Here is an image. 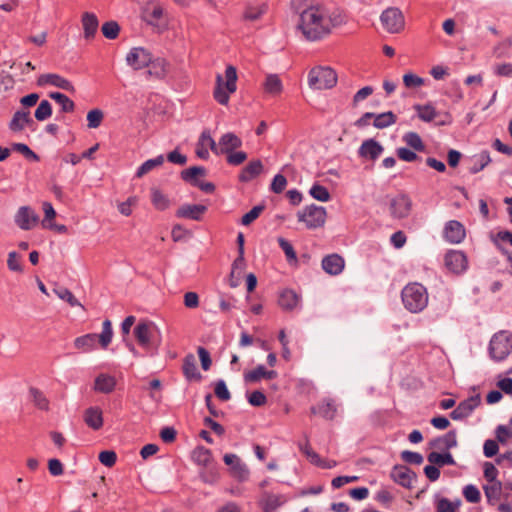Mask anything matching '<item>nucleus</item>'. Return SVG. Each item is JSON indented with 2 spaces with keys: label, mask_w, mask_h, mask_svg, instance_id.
Masks as SVG:
<instances>
[{
  "label": "nucleus",
  "mask_w": 512,
  "mask_h": 512,
  "mask_svg": "<svg viewBox=\"0 0 512 512\" xmlns=\"http://www.w3.org/2000/svg\"><path fill=\"white\" fill-rule=\"evenodd\" d=\"M298 28L309 41H317L330 33V22L320 7H309L300 14Z\"/></svg>",
  "instance_id": "1"
},
{
  "label": "nucleus",
  "mask_w": 512,
  "mask_h": 512,
  "mask_svg": "<svg viewBox=\"0 0 512 512\" xmlns=\"http://www.w3.org/2000/svg\"><path fill=\"white\" fill-rule=\"evenodd\" d=\"M133 332L138 344L148 355L155 356L158 354L162 343V333L153 321L142 320L138 322Z\"/></svg>",
  "instance_id": "2"
},
{
  "label": "nucleus",
  "mask_w": 512,
  "mask_h": 512,
  "mask_svg": "<svg viewBox=\"0 0 512 512\" xmlns=\"http://www.w3.org/2000/svg\"><path fill=\"white\" fill-rule=\"evenodd\" d=\"M402 303L411 313H419L428 305L427 289L420 283H409L401 292Z\"/></svg>",
  "instance_id": "3"
},
{
  "label": "nucleus",
  "mask_w": 512,
  "mask_h": 512,
  "mask_svg": "<svg viewBox=\"0 0 512 512\" xmlns=\"http://www.w3.org/2000/svg\"><path fill=\"white\" fill-rule=\"evenodd\" d=\"M113 337L112 323L110 320H105L102 324V332L97 335L89 333L74 340V346L82 352H89L95 349L97 341L102 348H107L111 343Z\"/></svg>",
  "instance_id": "4"
},
{
  "label": "nucleus",
  "mask_w": 512,
  "mask_h": 512,
  "mask_svg": "<svg viewBox=\"0 0 512 512\" xmlns=\"http://www.w3.org/2000/svg\"><path fill=\"white\" fill-rule=\"evenodd\" d=\"M224 82L222 75L218 74L216 77V87L213 95L215 100L221 105H227L229 102L230 94L234 93L237 89V71L232 65H229L225 70Z\"/></svg>",
  "instance_id": "5"
},
{
  "label": "nucleus",
  "mask_w": 512,
  "mask_h": 512,
  "mask_svg": "<svg viewBox=\"0 0 512 512\" xmlns=\"http://www.w3.org/2000/svg\"><path fill=\"white\" fill-rule=\"evenodd\" d=\"M488 352L496 362L505 360L512 352V333L507 330L495 333L490 339Z\"/></svg>",
  "instance_id": "6"
},
{
  "label": "nucleus",
  "mask_w": 512,
  "mask_h": 512,
  "mask_svg": "<svg viewBox=\"0 0 512 512\" xmlns=\"http://www.w3.org/2000/svg\"><path fill=\"white\" fill-rule=\"evenodd\" d=\"M337 83L336 72L330 67H314L308 73V85L311 89H330Z\"/></svg>",
  "instance_id": "7"
},
{
  "label": "nucleus",
  "mask_w": 512,
  "mask_h": 512,
  "mask_svg": "<svg viewBox=\"0 0 512 512\" xmlns=\"http://www.w3.org/2000/svg\"><path fill=\"white\" fill-rule=\"evenodd\" d=\"M326 216V209L315 204L306 206L297 214L298 220L304 222L309 229L322 227L325 224Z\"/></svg>",
  "instance_id": "8"
},
{
  "label": "nucleus",
  "mask_w": 512,
  "mask_h": 512,
  "mask_svg": "<svg viewBox=\"0 0 512 512\" xmlns=\"http://www.w3.org/2000/svg\"><path fill=\"white\" fill-rule=\"evenodd\" d=\"M380 21L384 29L388 33H399L403 30L405 25L404 16L399 8L389 7L385 9L381 16Z\"/></svg>",
  "instance_id": "9"
},
{
  "label": "nucleus",
  "mask_w": 512,
  "mask_h": 512,
  "mask_svg": "<svg viewBox=\"0 0 512 512\" xmlns=\"http://www.w3.org/2000/svg\"><path fill=\"white\" fill-rule=\"evenodd\" d=\"M152 54L144 47H133L126 55V64L134 70H141L151 63Z\"/></svg>",
  "instance_id": "10"
},
{
  "label": "nucleus",
  "mask_w": 512,
  "mask_h": 512,
  "mask_svg": "<svg viewBox=\"0 0 512 512\" xmlns=\"http://www.w3.org/2000/svg\"><path fill=\"white\" fill-rule=\"evenodd\" d=\"M15 224L22 230L28 231L39 222V215L30 206H21L15 216Z\"/></svg>",
  "instance_id": "11"
},
{
  "label": "nucleus",
  "mask_w": 512,
  "mask_h": 512,
  "mask_svg": "<svg viewBox=\"0 0 512 512\" xmlns=\"http://www.w3.org/2000/svg\"><path fill=\"white\" fill-rule=\"evenodd\" d=\"M223 461L227 466H229L230 473L234 478L239 481H245L248 479L249 470L238 455L233 453L225 454Z\"/></svg>",
  "instance_id": "12"
},
{
  "label": "nucleus",
  "mask_w": 512,
  "mask_h": 512,
  "mask_svg": "<svg viewBox=\"0 0 512 512\" xmlns=\"http://www.w3.org/2000/svg\"><path fill=\"white\" fill-rule=\"evenodd\" d=\"M412 201L406 194H399L390 200V213L394 218L408 217L411 212Z\"/></svg>",
  "instance_id": "13"
},
{
  "label": "nucleus",
  "mask_w": 512,
  "mask_h": 512,
  "mask_svg": "<svg viewBox=\"0 0 512 512\" xmlns=\"http://www.w3.org/2000/svg\"><path fill=\"white\" fill-rule=\"evenodd\" d=\"M480 403L481 398L479 395L471 396L461 401L458 406L451 412L450 416L455 421L463 420L469 417L480 405Z\"/></svg>",
  "instance_id": "14"
},
{
  "label": "nucleus",
  "mask_w": 512,
  "mask_h": 512,
  "mask_svg": "<svg viewBox=\"0 0 512 512\" xmlns=\"http://www.w3.org/2000/svg\"><path fill=\"white\" fill-rule=\"evenodd\" d=\"M445 266L453 273H463L468 267L467 257L462 251L451 250L445 255Z\"/></svg>",
  "instance_id": "15"
},
{
  "label": "nucleus",
  "mask_w": 512,
  "mask_h": 512,
  "mask_svg": "<svg viewBox=\"0 0 512 512\" xmlns=\"http://www.w3.org/2000/svg\"><path fill=\"white\" fill-rule=\"evenodd\" d=\"M39 86H54L68 92H74L73 84L66 78L56 73L41 74L37 79Z\"/></svg>",
  "instance_id": "16"
},
{
  "label": "nucleus",
  "mask_w": 512,
  "mask_h": 512,
  "mask_svg": "<svg viewBox=\"0 0 512 512\" xmlns=\"http://www.w3.org/2000/svg\"><path fill=\"white\" fill-rule=\"evenodd\" d=\"M242 146V140L236 134L227 132L216 142V155L228 154Z\"/></svg>",
  "instance_id": "17"
},
{
  "label": "nucleus",
  "mask_w": 512,
  "mask_h": 512,
  "mask_svg": "<svg viewBox=\"0 0 512 512\" xmlns=\"http://www.w3.org/2000/svg\"><path fill=\"white\" fill-rule=\"evenodd\" d=\"M287 501L288 498L284 494L264 492L259 503L263 512H277Z\"/></svg>",
  "instance_id": "18"
},
{
  "label": "nucleus",
  "mask_w": 512,
  "mask_h": 512,
  "mask_svg": "<svg viewBox=\"0 0 512 512\" xmlns=\"http://www.w3.org/2000/svg\"><path fill=\"white\" fill-rule=\"evenodd\" d=\"M465 228L457 220H450L444 227V238L453 244L461 243L465 238Z\"/></svg>",
  "instance_id": "19"
},
{
  "label": "nucleus",
  "mask_w": 512,
  "mask_h": 512,
  "mask_svg": "<svg viewBox=\"0 0 512 512\" xmlns=\"http://www.w3.org/2000/svg\"><path fill=\"white\" fill-rule=\"evenodd\" d=\"M390 476L394 482L407 488L412 486V483L416 478V474L404 465L394 466Z\"/></svg>",
  "instance_id": "20"
},
{
  "label": "nucleus",
  "mask_w": 512,
  "mask_h": 512,
  "mask_svg": "<svg viewBox=\"0 0 512 512\" xmlns=\"http://www.w3.org/2000/svg\"><path fill=\"white\" fill-rule=\"evenodd\" d=\"M207 211V207L202 204H184L176 211V217L199 221Z\"/></svg>",
  "instance_id": "21"
},
{
  "label": "nucleus",
  "mask_w": 512,
  "mask_h": 512,
  "mask_svg": "<svg viewBox=\"0 0 512 512\" xmlns=\"http://www.w3.org/2000/svg\"><path fill=\"white\" fill-rule=\"evenodd\" d=\"M211 149V151L216 155V142L211 137V134L209 131L205 130L201 133L197 146H196V154L201 159H208L209 158V151L208 149Z\"/></svg>",
  "instance_id": "22"
},
{
  "label": "nucleus",
  "mask_w": 512,
  "mask_h": 512,
  "mask_svg": "<svg viewBox=\"0 0 512 512\" xmlns=\"http://www.w3.org/2000/svg\"><path fill=\"white\" fill-rule=\"evenodd\" d=\"M384 151L383 146L374 139L363 141L359 147L358 153L360 157L376 160Z\"/></svg>",
  "instance_id": "23"
},
{
  "label": "nucleus",
  "mask_w": 512,
  "mask_h": 512,
  "mask_svg": "<svg viewBox=\"0 0 512 512\" xmlns=\"http://www.w3.org/2000/svg\"><path fill=\"white\" fill-rule=\"evenodd\" d=\"M143 19L147 24L156 26L163 16V8L155 1H149L143 7Z\"/></svg>",
  "instance_id": "24"
},
{
  "label": "nucleus",
  "mask_w": 512,
  "mask_h": 512,
  "mask_svg": "<svg viewBox=\"0 0 512 512\" xmlns=\"http://www.w3.org/2000/svg\"><path fill=\"white\" fill-rule=\"evenodd\" d=\"M81 23L83 27L84 38L86 40L93 39L99 27V21L96 14L92 12H84L81 17Z\"/></svg>",
  "instance_id": "25"
},
{
  "label": "nucleus",
  "mask_w": 512,
  "mask_h": 512,
  "mask_svg": "<svg viewBox=\"0 0 512 512\" xmlns=\"http://www.w3.org/2000/svg\"><path fill=\"white\" fill-rule=\"evenodd\" d=\"M278 373L275 370H267L264 365H258L255 369L244 373V381L246 383H256L262 378L267 380L275 379Z\"/></svg>",
  "instance_id": "26"
},
{
  "label": "nucleus",
  "mask_w": 512,
  "mask_h": 512,
  "mask_svg": "<svg viewBox=\"0 0 512 512\" xmlns=\"http://www.w3.org/2000/svg\"><path fill=\"white\" fill-rule=\"evenodd\" d=\"M83 420L89 428L99 430L103 426V413L101 408L98 406L87 408L84 411Z\"/></svg>",
  "instance_id": "27"
},
{
  "label": "nucleus",
  "mask_w": 512,
  "mask_h": 512,
  "mask_svg": "<svg viewBox=\"0 0 512 512\" xmlns=\"http://www.w3.org/2000/svg\"><path fill=\"white\" fill-rule=\"evenodd\" d=\"M345 266L344 259L338 254H331L323 258L322 268L330 275L340 274Z\"/></svg>",
  "instance_id": "28"
},
{
  "label": "nucleus",
  "mask_w": 512,
  "mask_h": 512,
  "mask_svg": "<svg viewBox=\"0 0 512 512\" xmlns=\"http://www.w3.org/2000/svg\"><path fill=\"white\" fill-rule=\"evenodd\" d=\"M263 172V164L257 159L250 161L240 172L238 179L241 182L247 183L259 176Z\"/></svg>",
  "instance_id": "29"
},
{
  "label": "nucleus",
  "mask_w": 512,
  "mask_h": 512,
  "mask_svg": "<svg viewBox=\"0 0 512 512\" xmlns=\"http://www.w3.org/2000/svg\"><path fill=\"white\" fill-rule=\"evenodd\" d=\"M115 387V377L109 374L101 373L95 378L93 389L96 392L109 394L114 391Z\"/></svg>",
  "instance_id": "30"
},
{
  "label": "nucleus",
  "mask_w": 512,
  "mask_h": 512,
  "mask_svg": "<svg viewBox=\"0 0 512 512\" xmlns=\"http://www.w3.org/2000/svg\"><path fill=\"white\" fill-rule=\"evenodd\" d=\"M337 412L336 405L333 400L327 399L320 402L317 406L311 408V413L319 415L327 420L335 418Z\"/></svg>",
  "instance_id": "31"
},
{
  "label": "nucleus",
  "mask_w": 512,
  "mask_h": 512,
  "mask_svg": "<svg viewBox=\"0 0 512 512\" xmlns=\"http://www.w3.org/2000/svg\"><path fill=\"white\" fill-rule=\"evenodd\" d=\"M33 123V119L30 117L28 111H16L9 123V129L13 132L22 131L25 126Z\"/></svg>",
  "instance_id": "32"
},
{
  "label": "nucleus",
  "mask_w": 512,
  "mask_h": 512,
  "mask_svg": "<svg viewBox=\"0 0 512 512\" xmlns=\"http://www.w3.org/2000/svg\"><path fill=\"white\" fill-rule=\"evenodd\" d=\"M299 302L300 297L294 290L285 289L279 295L278 303L284 310H293Z\"/></svg>",
  "instance_id": "33"
},
{
  "label": "nucleus",
  "mask_w": 512,
  "mask_h": 512,
  "mask_svg": "<svg viewBox=\"0 0 512 512\" xmlns=\"http://www.w3.org/2000/svg\"><path fill=\"white\" fill-rule=\"evenodd\" d=\"M182 368H183V373H184L185 377L189 381L201 380L202 376H201L200 372L198 371V368L196 365V359H195L194 355L189 354L184 358Z\"/></svg>",
  "instance_id": "34"
},
{
  "label": "nucleus",
  "mask_w": 512,
  "mask_h": 512,
  "mask_svg": "<svg viewBox=\"0 0 512 512\" xmlns=\"http://www.w3.org/2000/svg\"><path fill=\"white\" fill-rule=\"evenodd\" d=\"M148 67V74L158 79L164 78L168 72V63L163 58L154 59L152 56Z\"/></svg>",
  "instance_id": "35"
},
{
  "label": "nucleus",
  "mask_w": 512,
  "mask_h": 512,
  "mask_svg": "<svg viewBox=\"0 0 512 512\" xmlns=\"http://www.w3.org/2000/svg\"><path fill=\"white\" fill-rule=\"evenodd\" d=\"M206 175V169L202 166H193L188 169H185L181 172V178L195 186L199 182V177H203Z\"/></svg>",
  "instance_id": "36"
},
{
  "label": "nucleus",
  "mask_w": 512,
  "mask_h": 512,
  "mask_svg": "<svg viewBox=\"0 0 512 512\" xmlns=\"http://www.w3.org/2000/svg\"><path fill=\"white\" fill-rule=\"evenodd\" d=\"M266 93L276 96L283 90L282 81L277 74H268L263 84Z\"/></svg>",
  "instance_id": "37"
},
{
  "label": "nucleus",
  "mask_w": 512,
  "mask_h": 512,
  "mask_svg": "<svg viewBox=\"0 0 512 512\" xmlns=\"http://www.w3.org/2000/svg\"><path fill=\"white\" fill-rule=\"evenodd\" d=\"M163 163H164L163 155H158L155 158L148 159L138 167V169L135 173V176L137 178H141L144 175H146L147 173H149L150 171H152L154 168L161 166Z\"/></svg>",
  "instance_id": "38"
},
{
  "label": "nucleus",
  "mask_w": 512,
  "mask_h": 512,
  "mask_svg": "<svg viewBox=\"0 0 512 512\" xmlns=\"http://www.w3.org/2000/svg\"><path fill=\"white\" fill-rule=\"evenodd\" d=\"M472 161L473 164L469 168V172L471 174H476L483 170L491 162V158L488 151H482L478 155H475Z\"/></svg>",
  "instance_id": "39"
},
{
  "label": "nucleus",
  "mask_w": 512,
  "mask_h": 512,
  "mask_svg": "<svg viewBox=\"0 0 512 512\" xmlns=\"http://www.w3.org/2000/svg\"><path fill=\"white\" fill-rule=\"evenodd\" d=\"M396 119V115L391 111L375 114L373 125L378 129H384L393 125Z\"/></svg>",
  "instance_id": "40"
},
{
  "label": "nucleus",
  "mask_w": 512,
  "mask_h": 512,
  "mask_svg": "<svg viewBox=\"0 0 512 512\" xmlns=\"http://www.w3.org/2000/svg\"><path fill=\"white\" fill-rule=\"evenodd\" d=\"M427 459L431 464L439 466L455 464V460L450 452H446L443 454L438 452H431L428 454Z\"/></svg>",
  "instance_id": "41"
},
{
  "label": "nucleus",
  "mask_w": 512,
  "mask_h": 512,
  "mask_svg": "<svg viewBox=\"0 0 512 512\" xmlns=\"http://www.w3.org/2000/svg\"><path fill=\"white\" fill-rule=\"evenodd\" d=\"M29 394L35 407L43 411L49 409V400L42 391L37 388H30Z\"/></svg>",
  "instance_id": "42"
},
{
  "label": "nucleus",
  "mask_w": 512,
  "mask_h": 512,
  "mask_svg": "<svg viewBox=\"0 0 512 512\" xmlns=\"http://www.w3.org/2000/svg\"><path fill=\"white\" fill-rule=\"evenodd\" d=\"M192 459L197 465L206 467L211 461V452L209 449L199 446L194 449Z\"/></svg>",
  "instance_id": "43"
},
{
  "label": "nucleus",
  "mask_w": 512,
  "mask_h": 512,
  "mask_svg": "<svg viewBox=\"0 0 512 512\" xmlns=\"http://www.w3.org/2000/svg\"><path fill=\"white\" fill-rule=\"evenodd\" d=\"M151 202L153 206L160 211H164L170 206L168 197L158 189H152Z\"/></svg>",
  "instance_id": "44"
},
{
  "label": "nucleus",
  "mask_w": 512,
  "mask_h": 512,
  "mask_svg": "<svg viewBox=\"0 0 512 512\" xmlns=\"http://www.w3.org/2000/svg\"><path fill=\"white\" fill-rule=\"evenodd\" d=\"M433 446H437L438 448L451 449L456 447L457 445V437L455 431H449L443 437L437 438L432 442Z\"/></svg>",
  "instance_id": "45"
},
{
  "label": "nucleus",
  "mask_w": 512,
  "mask_h": 512,
  "mask_svg": "<svg viewBox=\"0 0 512 512\" xmlns=\"http://www.w3.org/2000/svg\"><path fill=\"white\" fill-rule=\"evenodd\" d=\"M485 496L490 504L500 499L502 492V483L492 482L484 486Z\"/></svg>",
  "instance_id": "46"
},
{
  "label": "nucleus",
  "mask_w": 512,
  "mask_h": 512,
  "mask_svg": "<svg viewBox=\"0 0 512 512\" xmlns=\"http://www.w3.org/2000/svg\"><path fill=\"white\" fill-rule=\"evenodd\" d=\"M49 97L61 106L63 112H72L75 108L74 102L63 93L51 92Z\"/></svg>",
  "instance_id": "47"
},
{
  "label": "nucleus",
  "mask_w": 512,
  "mask_h": 512,
  "mask_svg": "<svg viewBox=\"0 0 512 512\" xmlns=\"http://www.w3.org/2000/svg\"><path fill=\"white\" fill-rule=\"evenodd\" d=\"M414 109L418 117L424 122H431L437 116V112L432 105H415Z\"/></svg>",
  "instance_id": "48"
},
{
  "label": "nucleus",
  "mask_w": 512,
  "mask_h": 512,
  "mask_svg": "<svg viewBox=\"0 0 512 512\" xmlns=\"http://www.w3.org/2000/svg\"><path fill=\"white\" fill-rule=\"evenodd\" d=\"M267 11V5L262 3L257 6H247L244 12V18L249 21L258 20Z\"/></svg>",
  "instance_id": "49"
},
{
  "label": "nucleus",
  "mask_w": 512,
  "mask_h": 512,
  "mask_svg": "<svg viewBox=\"0 0 512 512\" xmlns=\"http://www.w3.org/2000/svg\"><path fill=\"white\" fill-rule=\"evenodd\" d=\"M309 194L320 202H327L330 200L331 196L328 189L318 183H315L311 186L309 190Z\"/></svg>",
  "instance_id": "50"
},
{
  "label": "nucleus",
  "mask_w": 512,
  "mask_h": 512,
  "mask_svg": "<svg viewBox=\"0 0 512 512\" xmlns=\"http://www.w3.org/2000/svg\"><path fill=\"white\" fill-rule=\"evenodd\" d=\"M403 141L416 151H423L425 146L421 137L416 132H407L403 136Z\"/></svg>",
  "instance_id": "51"
},
{
  "label": "nucleus",
  "mask_w": 512,
  "mask_h": 512,
  "mask_svg": "<svg viewBox=\"0 0 512 512\" xmlns=\"http://www.w3.org/2000/svg\"><path fill=\"white\" fill-rule=\"evenodd\" d=\"M44 219L42 220V226L47 229L54 228L52 219L56 216V211L50 202H44L43 205Z\"/></svg>",
  "instance_id": "52"
},
{
  "label": "nucleus",
  "mask_w": 512,
  "mask_h": 512,
  "mask_svg": "<svg viewBox=\"0 0 512 512\" xmlns=\"http://www.w3.org/2000/svg\"><path fill=\"white\" fill-rule=\"evenodd\" d=\"M102 33L109 40L116 39L120 32V26L116 21H107L102 25Z\"/></svg>",
  "instance_id": "53"
},
{
  "label": "nucleus",
  "mask_w": 512,
  "mask_h": 512,
  "mask_svg": "<svg viewBox=\"0 0 512 512\" xmlns=\"http://www.w3.org/2000/svg\"><path fill=\"white\" fill-rule=\"evenodd\" d=\"M52 114V106L48 100H42L35 110V118L38 121H44Z\"/></svg>",
  "instance_id": "54"
},
{
  "label": "nucleus",
  "mask_w": 512,
  "mask_h": 512,
  "mask_svg": "<svg viewBox=\"0 0 512 512\" xmlns=\"http://www.w3.org/2000/svg\"><path fill=\"white\" fill-rule=\"evenodd\" d=\"M54 292L56 293V295L66 301L67 303H69L70 306L72 307H76V306H79V307H83L81 305V303L75 298V296L72 294V292L67 289V288H59V289H55Z\"/></svg>",
  "instance_id": "55"
},
{
  "label": "nucleus",
  "mask_w": 512,
  "mask_h": 512,
  "mask_svg": "<svg viewBox=\"0 0 512 512\" xmlns=\"http://www.w3.org/2000/svg\"><path fill=\"white\" fill-rule=\"evenodd\" d=\"M104 118L103 111L100 109H93L87 113L88 127L91 129L98 128Z\"/></svg>",
  "instance_id": "56"
},
{
  "label": "nucleus",
  "mask_w": 512,
  "mask_h": 512,
  "mask_svg": "<svg viewBox=\"0 0 512 512\" xmlns=\"http://www.w3.org/2000/svg\"><path fill=\"white\" fill-rule=\"evenodd\" d=\"M463 495L465 499L470 503H478L481 499L479 489L473 484L466 485L463 488Z\"/></svg>",
  "instance_id": "57"
},
{
  "label": "nucleus",
  "mask_w": 512,
  "mask_h": 512,
  "mask_svg": "<svg viewBox=\"0 0 512 512\" xmlns=\"http://www.w3.org/2000/svg\"><path fill=\"white\" fill-rule=\"evenodd\" d=\"M263 210H264L263 205L254 206L249 212H247L246 214H244L242 216L241 224L245 225V226L251 224L253 221H255L259 217V215L261 214V212Z\"/></svg>",
  "instance_id": "58"
},
{
  "label": "nucleus",
  "mask_w": 512,
  "mask_h": 512,
  "mask_svg": "<svg viewBox=\"0 0 512 512\" xmlns=\"http://www.w3.org/2000/svg\"><path fill=\"white\" fill-rule=\"evenodd\" d=\"M278 244H279L280 248L283 250V252L285 253V256L288 261H296L297 260V256L294 251V248L289 241L280 237V238H278Z\"/></svg>",
  "instance_id": "59"
},
{
  "label": "nucleus",
  "mask_w": 512,
  "mask_h": 512,
  "mask_svg": "<svg viewBox=\"0 0 512 512\" xmlns=\"http://www.w3.org/2000/svg\"><path fill=\"white\" fill-rule=\"evenodd\" d=\"M287 185V179L282 174H276L271 182L270 189L276 194L282 193Z\"/></svg>",
  "instance_id": "60"
},
{
  "label": "nucleus",
  "mask_w": 512,
  "mask_h": 512,
  "mask_svg": "<svg viewBox=\"0 0 512 512\" xmlns=\"http://www.w3.org/2000/svg\"><path fill=\"white\" fill-rule=\"evenodd\" d=\"M403 83L409 89L418 88L424 84V79L413 73H406L403 76Z\"/></svg>",
  "instance_id": "61"
},
{
  "label": "nucleus",
  "mask_w": 512,
  "mask_h": 512,
  "mask_svg": "<svg viewBox=\"0 0 512 512\" xmlns=\"http://www.w3.org/2000/svg\"><path fill=\"white\" fill-rule=\"evenodd\" d=\"M459 505H460V501L453 503L450 500H448L447 498H441L437 502V511L438 512H456Z\"/></svg>",
  "instance_id": "62"
},
{
  "label": "nucleus",
  "mask_w": 512,
  "mask_h": 512,
  "mask_svg": "<svg viewBox=\"0 0 512 512\" xmlns=\"http://www.w3.org/2000/svg\"><path fill=\"white\" fill-rule=\"evenodd\" d=\"M215 395L222 401H228L231 398L230 392L224 380H218L214 389Z\"/></svg>",
  "instance_id": "63"
},
{
  "label": "nucleus",
  "mask_w": 512,
  "mask_h": 512,
  "mask_svg": "<svg viewBox=\"0 0 512 512\" xmlns=\"http://www.w3.org/2000/svg\"><path fill=\"white\" fill-rule=\"evenodd\" d=\"M247 159V153L244 151H232L227 154V163L233 166L242 164Z\"/></svg>",
  "instance_id": "64"
}]
</instances>
